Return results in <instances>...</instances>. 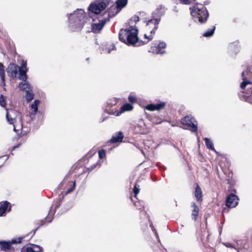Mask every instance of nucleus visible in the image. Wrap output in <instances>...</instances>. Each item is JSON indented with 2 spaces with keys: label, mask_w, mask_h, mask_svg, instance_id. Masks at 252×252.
Segmentation results:
<instances>
[{
  "label": "nucleus",
  "mask_w": 252,
  "mask_h": 252,
  "mask_svg": "<svg viewBox=\"0 0 252 252\" xmlns=\"http://www.w3.org/2000/svg\"><path fill=\"white\" fill-rule=\"evenodd\" d=\"M93 21H94V22H95V19H93Z\"/></svg>",
  "instance_id": "nucleus-58"
},
{
  "label": "nucleus",
  "mask_w": 252,
  "mask_h": 252,
  "mask_svg": "<svg viewBox=\"0 0 252 252\" xmlns=\"http://www.w3.org/2000/svg\"><path fill=\"white\" fill-rule=\"evenodd\" d=\"M11 210L10 203L7 201L0 202V216H2L7 211Z\"/></svg>",
  "instance_id": "nucleus-15"
},
{
  "label": "nucleus",
  "mask_w": 252,
  "mask_h": 252,
  "mask_svg": "<svg viewBox=\"0 0 252 252\" xmlns=\"http://www.w3.org/2000/svg\"><path fill=\"white\" fill-rule=\"evenodd\" d=\"M106 156V152L104 149H101L98 151V157L100 159H102Z\"/></svg>",
  "instance_id": "nucleus-38"
},
{
  "label": "nucleus",
  "mask_w": 252,
  "mask_h": 252,
  "mask_svg": "<svg viewBox=\"0 0 252 252\" xmlns=\"http://www.w3.org/2000/svg\"><path fill=\"white\" fill-rule=\"evenodd\" d=\"M128 101L131 103H135L137 101L136 98L133 95H129L128 97Z\"/></svg>",
  "instance_id": "nucleus-42"
},
{
  "label": "nucleus",
  "mask_w": 252,
  "mask_h": 252,
  "mask_svg": "<svg viewBox=\"0 0 252 252\" xmlns=\"http://www.w3.org/2000/svg\"><path fill=\"white\" fill-rule=\"evenodd\" d=\"M26 97L28 102L33 99L34 94H33L31 88L27 90L26 91Z\"/></svg>",
  "instance_id": "nucleus-30"
},
{
  "label": "nucleus",
  "mask_w": 252,
  "mask_h": 252,
  "mask_svg": "<svg viewBox=\"0 0 252 252\" xmlns=\"http://www.w3.org/2000/svg\"><path fill=\"white\" fill-rule=\"evenodd\" d=\"M138 30L135 26H129L125 29L120 30L119 33V40L128 45L136 46L138 39Z\"/></svg>",
  "instance_id": "nucleus-1"
},
{
  "label": "nucleus",
  "mask_w": 252,
  "mask_h": 252,
  "mask_svg": "<svg viewBox=\"0 0 252 252\" xmlns=\"http://www.w3.org/2000/svg\"><path fill=\"white\" fill-rule=\"evenodd\" d=\"M231 247V246H230V245L227 246V247Z\"/></svg>",
  "instance_id": "nucleus-56"
},
{
  "label": "nucleus",
  "mask_w": 252,
  "mask_h": 252,
  "mask_svg": "<svg viewBox=\"0 0 252 252\" xmlns=\"http://www.w3.org/2000/svg\"><path fill=\"white\" fill-rule=\"evenodd\" d=\"M192 16L198 20L199 22L205 23L209 17V13L206 7L202 4H195L189 8Z\"/></svg>",
  "instance_id": "nucleus-3"
},
{
  "label": "nucleus",
  "mask_w": 252,
  "mask_h": 252,
  "mask_svg": "<svg viewBox=\"0 0 252 252\" xmlns=\"http://www.w3.org/2000/svg\"><path fill=\"white\" fill-rule=\"evenodd\" d=\"M0 252H1V250H0Z\"/></svg>",
  "instance_id": "nucleus-59"
},
{
  "label": "nucleus",
  "mask_w": 252,
  "mask_h": 252,
  "mask_svg": "<svg viewBox=\"0 0 252 252\" xmlns=\"http://www.w3.org/2000/svg\"><path fill=\"white\" fill-rule=\"evenodd\" d=\"M27 128H28V127H25V130H27Z\"/></svg>",
  "instance_id": "nucleus-53"
},
{
  "label": "nucleus",
  "mask_w": 252,
  "mask_h": 252,
  "mask_svg": "<svg viewBox=\"0 0 252 252\" xmlns=\"http://www.w3.org/2000/svg\"><path fill=\"white\" fill-rule=\"evenodd\" d=\"M6 115V119L8 123L11 125H14L16 122V119H21V114L18 111L13 109H7Z\"/></svg>",
  "instance_id": "nucleus-10"
},
{
  "label": "nucleus",
  "mask_w": 252,
  "mask_h": 252,
  "mask_svg": "<svg viewBox=\"0 0 252 252\" xmlns=\"http://www.w3.org/2000/svg\"><path fill=\"white\" fill-rule=\"evenodd\" d=\"M133 106L132 104L126 103L123 105L121 107L120 113L127 111H131L133 109Z\"/></svg>",
  "instance_id": "nucleus-26"
},
{
  "label": "nucleus",
  "mask_w": 252,
  "mask_h": 252,
  "mask_svg": "<svg viewBox=\"0 0 252 252\" xmlns=\"http://www.w3.org/2000/svg\"><path fill=\"white\" fill-rule=\"evenodd\" d=\"M19 145H20V144H18V145H16V146H14V147H13V149H15L16 148L18 147L19 146Z\"/></svg>",
  "instance_id": "nucleus-50"
},
{
  "label": "nucleus",
  "mask_w": 252,
  "mask_h": 252,
  "mask_svg": "<svg viewBox=\"0 0 252 252\" xmlns=\"http://www.w3.org/2000/svg\"><path fill=\"white\" fill-rule=\"evenodd\" d=\"M243 81L241 83L240 87L242 89H245L246 86L248 84H251L252 82L248 81L246 77H244V72L242 73Z\"/></svg>",
  "instance_id": "nucleus-29"
},
{
  "label": "nucleus",
  "mask_w": 252,
  "mask_h": 252,
  "mask_svg": "<svg viewBox=\"0 0 252 252\" xmlns=\"http://www.w3.org/2000/svg\"><path fill=\"white\" fill-rule=\"evenodd\" d=\"M70 185V187H69L67 190L65 191L64 195H66L69 193L72 192L75 189V181H71L68 182Z\"/></svg>",
  "instance_id": "nucleus-32"
},
{
  "label": "nucleus",
  "mask_w": 252,
  "mask_h": 252,
  "mask_svg": "<svg viewBox=\"0 0 252 252\" xmlns=\"http://www.w3.org/2000/svg\"><path fill=\"white\" fill-rule=\"evenodd\" d=\"M40 103L39 100H35L33 103L31 105V108L33 109V114H35L38 110V106Z\"/></svg>",
  "instance_id": "nucleus-33"
},
{
  "label": "nucleus",
  "mask_w": 252,
  "mask_h": 252,
  "mask_svg": "<svg viewBox=\"0 0 252 252\" xmlns=\"http://www.w3.org/2000/svg\"><path fill=\"white\" fill-rule=\"evenodd\" d=\"M0 76L3 83V85H5V71L3 64L0 63Z\"/></svg>",
  "instance_id": "nucleus-27"
},
{
  "label": "nucleus",
  "mask_w": 252,
  "mask_h": 252,
  "mask_svg": "<svg viewBox=\"0 0 252 252\" xmlns=\"http://www.w3.org/2000/svg\"><path fill=\"white\" fill-rule=\"evenodd\" d=\"M181 4L189 5L194 3L196 0H179Z\"/></svg>",
  "instance_id": "nucleus-37"
},
{
  "label": "nucleus",
  "mask_w": 252,
  "mask_h": 252,
  "mask_svg": "<svg viewBox=\"0 0 252 252\" xmlns=\"http://www.w3.org/2000/svg\"><path fill=\"white\" fill-rule=\"evenodd\" d=\"M13 125L14 130L19 137L26 135L30 130L29 128H27V130H25V127L23 126L22 118H21V119H19L18 123H17L15 125L14 124Z\"/></svg>",
  "instance_id": "nucleus-11"
},
{
  "label": "nucleus",
  "mask_w": 252,
  "mask_h": 252,
  "mask_svg": "<svg viewBox=\"0 0 252 252\" xmlns=\"http://www.w3.org/2000/svg\"><path fill=\"white\" fill-rule=\"evenodd\" d=\"M20 67L15 63H10L7 68L8 76L12 78H15L19 71Z\"/></svg>",
  "instance_id": "nucleus-13"
},
{
  "label": "nucleus",
  "mask_w": 252,
  "mask_h": 252,
  "mask_svg": "<svg viewBox=\"0 0 252 252\" xmlns=\"http://www.w3.org/2000/svg\"><path fill=\"white\" fill-rule=\"evenodd\" d=\"M124 137V134L122 132H117L112 136V138L109 140V142L113 144L121 142L122 141Z\"/></svg>",
  "instance_id": "nucleus-16"
},
{
  "label": "nucleus",
  "mask_w": 252,
  "mask_h": 252,
  "mask_svg": "<svg viewBox=\"0 0 252 252\" xmlns=\"http://www.w3.org/2000/svg\"><path fill=\"white\" fill-rule=\"evenodd\" d=\"M24 238V237H20L17 238L13 239L11 241H0V248L2 251H8L9 252H19L21 250V248H16L15 249L14 245H16L18 243H21L22 240Z\"/></svg>",
  "instance_id": "nucleus-4"
},
{
  "label": "nucleus",
  "mask_w": 252,
  "mask_h": 252,
  "mask_svg": "<svg viewBox=\"0 0 252 252\" xmlns=\"http://www.w3.org/2000/svg\"><path fill=\"white\" fill-rule=\"evenodd\" d=\"M7 105L6 103V97L4 96L3 94H0V105L3 107L6 108V106Z\"/></svg>",
  "instance_id": "nucleus-35"
},
{
  "label": "nucleus",
  "mask_w": 252,
  "mask_h": 252,
  "mask_svg": "<svg viewBox=\"0 0 252 252\" xmlns=\"http://www.w3.org/2000/svg\"><path fill=\"white\" fill-rule=\"evenodd\" d=\"M127 3V0H117L116 1L117 7L118 8H122Z\"/></svg>",
  "instance_id": "nucleus-31"
},
{
  "label": "nucleus",
  "mask_w": 252,
  "mask_h": 252,
  "mask_svg": "<svg viewBox=\"0 0 252 252\" xmlns=\"http://www.w3.org/2000/svg\"><path fill=\"white\" fill-rule=\"evenodd\" d=\"M59 196H60V198L61 197L62 198V196H61V195H59Z\"/></svg>",
  "instance_id": "nucleus-54"
},
{
  "label": "nucleus",
  "mask_w": 252,
  "mask_h": 252,
  "mask_svg": "<svg viewBox=\"0 0 252 252\" xmlns=\"http://www.w3.org/2000/svg\"><path fill=\"white\" fill-rule=\"evenodd\" d=\"M249 101L252 104V96H250L249 98Z\"/></svg>",
  "instance_id": "nucleus-49"
},
{
  "label": "nucleus",
  "mask_w": 252,
  "mask_h": 252,
  "mask_svg": "<svg viewBox=\"0 0 252 252\" xmlns=\"http://www.w3.org/2000/svg\"><path fill=\"white\" fill-rule=\"evenodd\" d=\"M21 68H22L23 69L24 68H25V70L27 68V62L26 61H22V67Z\"/></svg>",
  "instance_id": "nucleus-45"
},
{
  "label": "nucleus",
  "mask_w": 252,
  "mask_h": 252,
  "mask_svg": "<svg viewBox=\"0 0 252 252\" xmlns=\"http://www.w3.org/2000/svg\"><path fill=\"white\" fill-rule=\"evenodd\" d=\"M215 29L216 27L213 26L211 29H209L207 32H204L203 34V36L205 37H210L212 36L214 33Z\"/></svg>",
  "instance_id": "nucleus-34"
},
{
  "label": "nucleus",
  "mask_w": 252,
  "mask_h": 252,
  "mask_svg": "<svg viewBox=\"0 0 252 252\" xmlns=\"http://www.w3.org/2000/svg\"><path fill=\"white\" fill-rule=\"evenodd\" d=\"M191 206L193 208L191 213V219L194 221H196L197 220L199 215V209L194 202L191 203Z\"/></svg>",
  "instance_id": "nucleus-20"
},
{
  "label": "nucleus",
  "mask_w": 252,
  "mask_h": 252,
  "mask_svg": "<svg viewBox=\"0 0 252 252\" xmlns=\"http://www.w3.org/2000/svg\"><path fill=\"white\" fill-rule=\"evenodd\" d=\"M181 123L188 128H191L192 132H196L197 131L198 127L197 124H195V123H196V121L191 115H189L185 116L181 119Z\"/></svg>",
  "instance_id": "nucleus-8"
},
{
  "label": "nucleus",
  "mask_w": 252,
  "mask_h": 252,
  "mask_svg": "<svg viewBox=\"0 0 252 252\" xmlns=\"http://www.w3.org/2000/svg\"><path fill=\"white\" fill-rule=\"evenodd\" d=\"M153 122L155 123L156 124H159L161 123L162 121L158 116H156L152 119Z\"/></svg>",
  "instance_id": "nucleus-40"
},
{
  "label": "nucleus",
  "mask_w": 252,
  "mask_h": 252,
  "mask_svg": "<svg viewBox=\"0 0 252 252\" xmlns=\"http://www.w3.org/2000/svg\"><path fill=\"white\" fill-rule=\"evenodd\" d=\"M238 197L233 194H229L225 200L226 207L222 208V213H227L229 211V208L235 207L238 204Z\"/></svg>",
  "instance_id": "nucleus-7"
},
{
  "label": "nucleus",
  "mask_w": 252,
  "mask_h": 252,
  "mask_svg": "<svg viewBox=\"0 0 252 252\" xmlns=\"http://www.w3.org/2000/svg\"><path fill=\"white\" fill-rule=\"evenodd\" d=\"M99 164V161L96 162L95 163L93 164L90 167L87 168L86 169V171H88L89 172L92 171L93 170L95 169L96 167V166Z\"/></svg>",
  "instance_id": "nucleus-39"
},
{
  "label": "nucleus",
  "mask_w": 252,
  "mask_h": 252,
  "mask_svg": "<svg viewBox=\"0 0 252 252\" xmlns=\"http://www.w3.org/2000/svg\"><path fill=\"white\" fill-rule=\"evenodd\" d=\"M28 71V69L24 70L22 68L20 67L19 68V79L20 80H22L23 81H26L27 79V72Z\"/></svg>",
  "instance_id": "nucleus-22"
},
{
  "label": "nucleus",
  "mask_w": 252,
  "mask_h": 252,
  "mask_svg": "<svg viewBox=\"0 0 252 252\" xmlns=\"http://www.w3.org/2000/svg\"><path fill=\"white\" fill-rule=\"evenodd\" d=\"M204 140L205 141L206 146L208 149L216 152V151L214 147L213 142L209 138H205Z\"/></svg>",
  "instance_id": "nucleus-25"
},
{
  "label": "nucleus",
  "mask_w": 252,
  "mask_h": 252,
  "mask_svg": "<svg viewBox=\"0 0 252 252\" xmlns=\"http://www.w3.org/2000/svg\"><path fill=\"white\" fill-rule=\"evenodd\" d=\"M165 8L163 5H159L152 14V17L147 22L146 27L149 30L152 28V33H154V31L158 29V25L160 21L161 17L164 15Z\"/></svg>",
  "instance_id": "nucleus-2"
},
{
  "label": "nucleus",
  "mask_w": 252,
  "mask_h": 252,
  "mask_svg": "<svg viewBox=\"0 0 252 252\" xmlns=\"http://www.w3.org/2000/svg\"><path fill=\"white\" fill-rule=\"evenodd\" d=\"M97 19L98 22L93 23L92 24V31L94 33H99L106 24V21L109 20L108 17L106 18L103 17L102 15H99L97 17Z\"/></svg>",
  "instance_id": "nucleus-9"
},
{
  "label": "nucleus",
  "mask_w": 252,
  "mask_h": 252,
  "mask_svg": "<svg viewBox=\"0 0 252 252\" xmlns=\"http://www.w3.org/2000/svg\"><path fill=\"white\" fill-rule=\"evenodd\" d=\"M52 219V216H47L44 220H41L40 221H38L36 223V224L38 225V226L34 230H33L32 236L34 235L35 232L37 229H39L40 226L44 224L45 222H50Z\"/></svg>",
  "instance_id": "nucleus-21"
},
{
  "label": "nucleus",
  "mask_w": 252,
  "mask_h": 252,
  "mask_svg": "<svg viewBox=\"0 0 252 252\" xmlns=\"http://www.w3.org/2000/svg\"><path fill=\"white\" fill-rule=\"evenodd\" d=\"M158 45L163 50H164L166 46V44L164 42H160Z\"/></svg>",
  "instance_id": "nucleus-43"
},
{
  "label": "nucleus",
  "mask_w": 252,
  "mask_h": 252,
  "mask_svg": "<svg viewBox=\"0 0 252 252\" xmlns=\"http://www.w3.org/2000/svg\"><path fill=\"white\" fill-rule=\"evenodd\" d=\"M19 252H43V248L37 245L31 244L30 246L21 248Z\"/></svg>",
  "instance_id": "nucleus-14"
},
{
  "label": "nucleus",
  "mask_w": 252,
  "mask_h": 252,
  "mask_svg": "<svg viewBox=\"0 0 252 252\" xmlns=\"http://www.w3.org/2000/svg\"><path fill=\"white\" fill-rule=\"evenodd\" d=\"M85 168L79 164L72 167V172L75 173V176H80L86 172Z\"/></svg>",
  "instance_id": "nucleus-19"
},
{
  "label": "nucleus",
  "mask_w": 252,
  "mask_h": 252,
  "mask_svg": "<svg viewBox=\"0 0 252 252\" xmlns=\"http://www.w3.org/2000/svg\"><path fill=\"white\" fill-rule=\"evenodd\" d=\"M152 230H153L154 232H155V234L158 235V233H157V232L156 231V229L155 228V227H154V226H153V227H152Z\"/></svg>",
  "instance_id": "nucleus-48"
},
{
  "label": "nucleus",
  "mask_w": 252,
  "mask_h": 252,
  "mask_svg": "<svg viewBox=\"0 0 252 252\" xmlns=\"http://www.w3.org/2000/svg\"><path fill=\"white\" fill-rule=\"evenodd\" d=\"M231 247V246H230V245L227 246V247Z\"/></svg>",
  "instance_id": "nucleus-55"
},
{
  "label": "nucleus",
  "mask_w": 252,
  "mask_h": 252,
  "mask_svg": "<svg viewBox=\"0 0 252 252\" xmlns=\"http://www.w3.org/2000/svg\"><path fill=\"white\" fill-rule=\"evenodd\" d=\"M140 186L137 184V183H135L133 188V193L134 195V197L137 199V195L138 194L140 190Z\"/></svg>",
  "instance_id": "nucleus-36"
},
{
  "label": "nucleus",
  "mask_w": 252,
  "mask_h": 252,
  "mask_svg": "<svg viewBox=\"0 0 252 252\" xmlns=\"http://www.w3.org/2000/svg\"><path fill=\"white\" fill-rule=\"evenodd\" d=\"M109 3V0H95L90 5L88 9L92 13L98 15L105 9Z\"/></svg>",
  "instance_id": "nucleus-6"
},
{
  "label": "nucleus",
  "mask_w": 252,
  "mask_h": 252,
  "mask_svg": "<svg viewBox=\"0 0 252 252\" xmlns=\"http://www.w3.org/2000/svg\"><path fill=\"white\" fill-rule=\"evenodd\" d=\"M232 22L234 23H237L238 21V19L237 18H234L232 19Z\"/></svg>",
  "instance_id": "nucleus-47"
},
{
  "label": "nucleus",
  "mask_w": 252,
  "mask_h": 252,
  "mask_svg": "<svg viewBox=\"0 0 252 252\" xmlns=\"http://www.w3.org/2000/svg\"><path fill=\"white\" fill-rule=\"evenodd\" d=\"M65 180H63V181L62 182V184H63L65 183Z\"/></svg>",
  "instance_id": "nucleus-51"
},
{
  "label": "nucleus",
  "mask_w": 252,
  "mask_h": 252,
  "mask_svg": "<svg viewBox=\"0 0 252 252\" xmlns=\"http://www.w3.org/2000/svg\"><path fill=\"white\" fill-rule=\"evenodd\" d=\"M156 31H154V33H152L151 31H150L151 34L149 36H148L146 34H144V38L147 40L146 41H142L140 40L138 38L137 39V43L136 44V46H139L141 45H144L145 44H147L150 41L152 40L153 39V35L155 34Z\"/></svg>",
  "instance_id": "nucleus-17"
},
{
  "label": "nucleus",
  "mask_w": 252,
  "mask_h": 252,
  "mask_svg": "<svg viewBox=\"0 0 252 252\" xmlns=\"http://www.w3.org/2000/svg\"><path fill=\"white\" fill-rule=\"evenodd\" d=\"M21 244V243H18L16 245H14L15 249H16V248H21V245H20Z\"/></svg>",
  "instance_id": "nucleus-46"
},
{
  "label": "nucleus",
  "mask_w": 252,
  "mask_h": 252,
  "mask_svg": "<svg viewBox=\"0 0 252 252\" xmlns=\"http://www.w3.org/2000/svg\"><path fill=\"white\" fill-rule=\"evenodd\" d=\"M64 198V195H62V199L61 198H59V200L56 201L55 204V209H57L58 208H59L61 206V202L63 200V199Z\"/></svg>",
  "instance_id": "nucleus-41"
},
{
  "label": "nucleus",
  "mask_w": 252,
  "mask_h": 252,
  "mask_svg": "<svg viewBox=\"0 0 252 252\" xmlns=\"http://www.w3.org/2000/svg\"><path fill=\"white\" fill-rule=\"evenodd\" d=\"M72 24L75 28L81 29L86 23L88 17L82 9L78 10L72 15Z\"/></svg>",
  "instance_id": "nucleus-5"
},
{
  "label": "nucleus",
  "mask_w": 252,
  "mask_h": 252,
  "mask_svg": "<svg viewBox=\"0 0 252 252\" xmlns=\"http://www.w3.org/2000/svg\"><path fill=\"white\" fill-rule=\"evenodd\" d=\"M165 105L166 102L158 100L156 104L151 103L145 106V109L151 111H160L165 107Z\"/></svg>",
  "instance_id": "nucleus-12"
},
{
  "label": "nucleus",
  "mask_w": 252,
  "mask_h": 252,
  "mask_svg": "<svg viewBox=\"0 0 252 252\" xmlns=\"http://www.w3.org/2000/svg\"><path fill=\"white\" fill-rule=\"evenodd\" d=\"M134 205L140 211H144V202L143 201L137 200L134 202Z\"/></svg>",
  "instance_id": "nucleus-28"
},
{
  "label": "nucleus",
  "mask_w": 252,
  "mask_h": 252,
  "mask_svg": "<svg viewBox=\"0 0 252 252\" xmlns=\"http://www.w3.org/2000/svg\"><path fill=\"white\" fill-rule=\"evenodd\" d=\"M150 52L156 54H163L165 53V51L159 48L158 45L152 46L150 48Z\"/></svg>",
  "instance_id": "nucleus-23"
},
{
  "label": "nucleus",
  "mask_w": 252,
  "mask_h": 252,
  "mask_svg": "<svg viewBox=\"0 0 252 252\" xmlns=\"http://www.w3.org/2000/svg\"><path fill=\"white\" fill-rule=\"evenodd\" d=\"M131 20H133L134 22L136 23L139 21V17L138 16L134 15L131 18Z\"/></svg>",
  "instance_id": "nucleus-44"
},
{
  "label": "nucleus",
  "mask_w": 252,
  "mask_h": 252,
  "mask_svg": "<svg viewBox=\"0 0 252 252\" xmlns=\"http://www.w3.org/2000/svg\"><path fill=\"white\" fill-rule=\"evenodd\" d=\"M231 247V246H230V245L227 246V247Z\"/></svg>",
  "instance_id": "nucleus-57"
},
{
  "label": "nucleus",
  "mask_w": 252,
  "mask_h": 252,
  "mask_svg": "<svg viewBox=\"0 0 252 252\" xmlns=\"http://www.w3.org/2000/svg\"><path fill=\"white\" fill-rule=\"evenodd\" d=\"M150 226H151V227H153V226H153V224H152V223L150 224Z\"/></svg>",
  "instance_id": "nucleus-52"
},
{
  "label": "nucleus",
  "mask_w": 252,
  "mask_h": 252,
  "mask_svg": "<svg viewBox=\"0 0 252 252\" xmlns=\"http://www.w3.org/2000/svg\"><path fill=\"white\" fill-rule=\"evenodd\" d=\"M194 195L196 200L198 202H202L203 201V194L201 188L199 185L196 183Z\"/></svg>",
  "instance_id": "nucleus-18"
},
{
  "label": "nucleus",
  "mask_w": 252,
  "mask_h": 252,
  "mask_svg": "<svg viewBox=\"0 0 252 252\" xmlns=\"http://www.w3.org/2000/svg\"><path fill=\"white\" fill-rule=\"evenodd\" d=\"M18 87L20 90L25 91L31 88L30 84L27 81L20 82L19 84Z\"/></svg>",
  "instance_id": "nucleus-24"
}]
</instances>
